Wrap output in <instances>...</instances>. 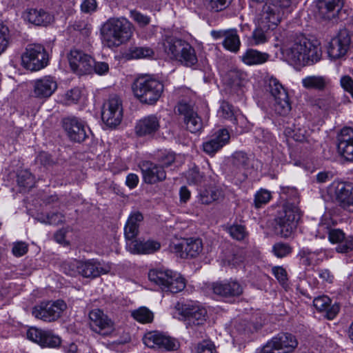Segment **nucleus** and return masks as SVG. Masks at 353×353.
Here are the masks:
<instances>
[{
	"label": "nucleus",
	"mask_w": 353,
	"mask_h": 353,
	"mask_svg": "<svg viewBox=\"0 0 353 353\" xmlns=\"http://www.w3.org/2000/svg\"><path fill=\"white\" fill-rule=\"evenodd\" d=\"M291 252L292 248L287 243H276L272 247V252L278 258L285 257Z\"/></svg>",
	"instance_id": "obj_50"
},
{
	"label": "nucleus",
	"mask_w": 353,
	"mask_h": 353,
	"mask_svg": "<svg viewBox=\"0 0 353 353\" xmlns=\"http://www.w3.org/2000/svg\"><path fill=\"white\" fill-rule=\"evenodd\" d=\"M28 250V244L23 241H19L13 244L12 252L15 256L19 257L26 254Z\"/></svg>",
	"instance_id": "obj_54"
},
{
	"label": "nucleus",
	"mask_w": 353,
	"mask_h": 353,
	"mask_svg": "<svg viewBox=\"0 0 353 353\" xmlns=\"http://www.w3.org/2000/svg\"><path fill=\"white\" fill-rule=\"evenodd\" d=\"M78 264H80V274L86 278H95L101 274H107L111 269L109 264L94 259L74 263L76 266Z\"/></svg>",
	"instance_id": "obj_25"
},
{
	"label": "nucleus",
	"mask_w": 353,
	"mask_h": 353,
	"mask_svg": "<svg viewBox=\"0 0 353 353\" xmlns=\"http://www.w3.org/2000/svg\"><path fill=\"white\" fill-rule=\"evenodd\" d=\"M302 262L306 265H316L323 259L324 254L321 252H311L303 250L300 252Z\"/></svg>",
	"instance_id": "obj_40"
},
{
	"label": "nucleus",
	"mask_w": 353,
	"mask_h": 353,
	"mask_svg": "<svg viewBox=\"0 0 353 353\" xmlns=\"http://www.w3.org/2000/svg\"><path fill=\"white\" fill-rule=\"evenodd\" d=\"M262 29L263 28L260 27L259 29L255 30L252 33V39L254 45H261L268 41L267 37Z\"/></svg>",
	"instance_id": "obj_59"
},
{
	"label": "nucleus",
	"mask_w": 353,
	"mask_h": 353,
	"mask_svg": "<svg viewBox=\"0 0 353 353\" xmlns=\"http://www.w3.org/2000/svg\"><path fill=\"white\" fill-rule=\"evenodd\" d=\"M17 183L25 190H30L34 185L35 179L28 170H23L17 174Z\"/></svg>",
	"instance_id": "obj_41"
},
{
	"label": "nucleus",
	"mask_w": 353,
	"mask_h": 353,
	"mask_svg": "<svg viewBox=\"0 0 353 353\" xmlns=\"http://www.w3.org/2000/svg\"><path fill=\"white\" fill-rule=\"evenodd\" d=\"M23 66L31 71H37L48 64V55L39 44H29L21 56Z\"/></svg>",
	"instance_id": "obj_6"
},
{
	"label": "nucleus",
	"mask_w": 353,
	"mask_h": 353,
	"mask_svg": "<svg viewBox=\"0 0 353 353\" xmlns=\"http://www.w3.org/2000/svg\"><path fill=\"white\" fill-rule=\"evenodd\" d=\"M183 39L172 35H164L158 43V49L162 50L170 59L174 60Z\"/></svg>",
	"instance_id": "obj_30"
},
{
	"label": "nucleus",
	"mask_w": 353,
	"mask_h": 353,
	"mask_svg": "<svg viewBox=\"0 0 353 353\" xmlns=\"http://www.w3.org/2000/svg\"><path fill=\"white\" fill-rule=\"evenodd\" d=\"M174 60L187 67H192L198 61L195 50L184 40L182 41L180 48H178Z\"/></svg>",
	"instance_id": "obj_28"
},
{
	"label": "nucleus",
	"mask_w": 353,
	"mask_h": 353,
	"mask_svg": "<svg viewBox=\"0 0 353 353\" xmlns=\"http://www.w3.org/2000/svg\"><path fill=\"white\" fill-rule=\"evenodd\" d=\"M10 39V35L8 28L0 23V54L7 49Z\"/></svg>",
	"instance_id": "obj_48"
},
{
	"label": "nucleus",
	"mask_w": 353,
	"mask_h": 353,
	"mask_svg": "<svg viewBox=\"0 0 353 353\" xmlns=\"http://www.w3.org/2000/svg\"><path fill=\"white\" fill-rule=\"evenodd\" d=\"M219 190L213 187H209L202 190L199 194V201L201 203L208 205L217 200Z\"/></svg>",
	"instance_id": "obj_44"
},
{
	"label": "nucleus",
	"mask_w": 353,
	"mask_h": 353,
	"mask_svg": "<svg viewBox=\"0 0 353 353\" xmlns=\"http://www.w3.org/2000/svg\"><path fill=\"white\" fill-rule=\"evenodd\" d=\"M335 224V222L331 219V217L325 214L322 216L321 222L319 223V230L329 232L330 230H332L331 228Z\"/></svg>",
	"instance_id": "obj_61"
},
{
	"label": "nucleus",
	"mask_w": 353,
	"mask_h": 353,
	"mask_svg": "<svg viewBox=\"0 0 353 353\" xmlns=\"http://www.w3.org/2000/svg\"><path fill=\"white\" fill-rule=\"evenodd\" d=\"M336 250L339 253H347L353 250V236H348L337 245Z\"/></svg>",
	"instance_id": "obj_51"
},
{
	"label": "nucleus",
	"mask_w": 353,
	"mask_h": 353,
	"mask_svg": "<svg viewBox=\"0 0 353 353\" xmlns=\"http://www.w3.org/2000/svg\"><path fill=\"white\" fill-rule=\"evenodd\" d=\"M313 305L317 310L325 312V317L330 320L333 319L339 311V305H331L330 299L325 295L316 297Z\"/></svg>",
	"instance_id": "obj_31"
},
{
	"label": "nucleus",
	"mask_w": 353,
	"mask_h": 353,
	"mask_svg": "<svg viewBox=\"0 0 353 353\" xmlns=\"http://www.w3.org/2000/svg\"><path fill=\"white\" fill-rule=\"evenodd\" d=\"M154 55L153 49L148 46H132L125 53V57L128 59L152 58Z\"/></svg>",
	"instance_id": "obj_37"
},
{
	"label": "nucleus",
	"mask_w": 353,
	"mask_h": 353,
	"mask_svg": "<svg viewBox=\"0 0 353 353\" xmlns=\"http://www.w3.org/2000/svg\"><path fill=\"white\" fill-rule=\"evenodd\" d=\"M132 317L142 323H150L153 320V313L145 307H141L132 312Z\"/></svg>",
	"instance_id": "obj_43"
},
{
	"label": "nucleus",
	"mask_w": 353,
	"mask_h": 353,
	"mask_svg": "<svg viewBox=\"0 0 353 353\" xmlns=\"http://www.w3.org/2000/svg\"><path fill=\"white\" fill-rule=\"evenodd\" d=\"M140 168L145 183L154 184L163 181L166 178V172L160 165L147 161L141 163Z\"/></svg>",
	"instance_id": "obj_22"
},
{
	"label": "nucleus",
	"mask_w": 353,
	"mask_h": 353,
	"mask_svg": "<svg viewBox=\"0 0 353 353\" xmlns=\"http://www.w3.org/2000/svg\"><path fill=\"white\" fill-rule=\"evenodd\" d=\"M133 34L132 24L124 17H112L101 28L103 43L108 48H115L128 41Z\"/></svg>",
	"instance_id": "obj_2"
},
{
	"label": "nucleus",
	"mask_w": 353,
	"mask_h": 353,
	"mask_svg": "<svg viewBox=\"0 0 353 353\" xmlns=\"http://www.w3.org/2000/svg\"><path fill=\"white\" fill-rule=\"evenodd\" d=\"M175 161V154L173 152L162 153L159 157V161L161 166L163 168L165 167L170 166Z\"/></svg>",
	"instance_id": "obj_56"
},
{
	"label": "nucleus",
	"mask_w": 353,
	"mask_h": 353,
	"mask_svg": "<svg viewBox=\"0 0 353 353\" xmlns=\"http://www.w3.org/2000/svg\"><path fill=\"white\" fill-rule=\"evenodd\" d=\"M246 74L236 68L228 71L225 74V84L231 88V92H237L246 83Z\"/></svg>",
	"instance_id": "obj_34"
},
{
	"label": "nucleus",
	"mask_w": 353,
	"mask_h": 353,
	"mask_svg": "<svg viewBox=\"0 0 353 353\" xmlns=\"http://www.w3.org/2000/svg\"><path fill=\"white\" fill-rule=\"evenodd\" d=\"M224 47L232 52H237L240 48L241 41L237 34L236 30H231L226 31L224 34Z\"/></svg>",
	"instance_id": "obj_38"
},
{
	"label": "nucleus",
	"mask_w": 353,
	"mask_h": 353,
	"mask_svg": "<svg viewBox=\"0 0 353 353\" xmlns=\"http://www.w3.org/2000/svg\"><path fill=\"white\" fill-rule=\"evenodd\" d=\"M57 83L54 77L45 76L33 81L32 94L38 99H47L57 90Z\"/></svg>",
	"instance_id": "obj_24"
},
{
	"label": "nucleus",
	"mask_w": 353,
	"mask_h": 353,
	"mask_svg": "<svg viewBox=\"0 0 353 353\" xmlns=\"http://www.w3.org/2000/svg\"><path fill=\"white\" fill-rule=\"evenodd\" d=\"M65 309L66 304L61 300L42 302L34 307L32 315L45 322H53L61 316Z\"/></svg>",
	"instance_id": "obj_12"
},
{
	"label": "nucleus",
	"mask_w": 353,
	"mask_h": 353,
	"mask_svg": "<svg viewBox=\"0 0 353 353\" xmlns=\"http://www.w3.org/2000/svg\"><path fill=\"white\" fill-rule=\"evenodd\" d=\"M270 192L261 189L259 190L254 196V205L256 208H259L267 204L271 199Z\"/></svg>",
	"instance_id": "obj_49"
},
{
	"label": "nucleus",
	"mask_w": 353,
	"mask_h": 353,
	"mask_svg": "<svg viewBox=\"0 0 353 353\" xmlns=\"http://www.w3.org/2000/svg\"><path fill=\"white\" fill-rule=\"evenodd\" d=\"M27 337L41 347H57L61 344V339L51 331L30 327L27 331Z\"/></svg>",
	"instance_id": "obj_19"
},
{
	"label": "nucleus",
	"mask_w": 353,
	"mask_h": 353,
	"mask_svg": "<svg viewBox=\"0 0 353 353\" xmlns=\"http://www.w3.org/2000/svg\"><path fill=\"white\" fill-rule=\"evenodd\" d=\"M283 16V9L275 1H270L263 5L257 22L261 28L273 29L281 22Z\"/></svg>",
	"instance_id": "obj_10"
},
{
	"label": "nucleus",
	"mask_w": 353,
	"mask_h": 353,
	"mask_svg": "<svg viewBox=\"0 0 353 353\" xmlns=\"http://www.w3.org/2000/svg\"><path fill=\"white\" fill-rule=\"evenodd\" d=\"M203 177V174L199 172L197 168L190 170L188 174V179L194 184L201 183Z\"/></svg>",
	"instance_id": "obj_60"
},
{
	"label": "nucleus",
	"mask_w": 353,
	"mask_h": 353,
	"mask_svg": "<svg viewBox=\"0 0 353 353\" xmlns=\"http://www.w3.org/2000/svg\"><path fill=\"white\" fill-rule=\"evenodd\" d=\"M270 54L255 49L246 50L240 57L241 61L247 65H261L268 61Z\"/></svg>",
	"instance_id": "obj_35"
},
{
	"label": "nucleus",
	"mask_w": 353,
	"mask_h": 353,
	"mask_svg": "<svg viewBox=\"0 0 353 353\" xmlns=\"http://www.w3.org/2000/svg\"><path fill=\"white\" fill-rule=\"evenodd\" d=\"M301 83L307 90L323 91L329 85L330 79L325 76L310 75L303 78Z\"/></svg>",
	"instance_id": "obj_36"
},
{
	"label": "nucleus",
	"mask_w": 353,
	"mask_h": 353,
	"mask_svg": "<svg viewBox=\"0 0 353 353\" xmlns=\"http://www.w3.org/2000/svg\"><path fill=\"white\" fill-rule=\"evenodd\" d=\"M334 196L336 202L343 209L353 212V184L350 183L335 182Z\"/></svg>",
	"instance_id": "obj_21"
},
{
	"label": "nucleus",
	"mask_w": 353,
	"mask_h": 353,
	"mask_svg": "<svg viewBox=\"0 0 353 353\" xmlns=\"http://www.w3.org/2000/svg\"><path fill=\"white\" fill-rule=\"evenodd\" d=\"M343 6V0H318L319 14L325 19L335 18Z\"/></svg>",
	"instance_id": "obj_29"
},
{
	"label": "nucleus",
	"mask_w": 353,
	"mask_h": 353,
	"mask_svg": "<svg viewBox=\"0 0 353 353\" xmlns=\"http://www.w3.org/2000/svg\"><path fill=\"white\" fill-rule=\"evenodd\" d=\"M170 250L181 258H195L203 250L202 241L199 239H187L180 243L170 245Z\"/></svg>",
	"instance_id": "obj_17"
},
{
	"label": "nucleus",
	"mask_w": 353,
	"mask_h": 353,
	"mask_svg": "<svg viewBox=\"0 0 353 353\" xmlns=\"http://www.w3.org/2000/svg\"><path fill=\"white\" fill-rule=\"evenodd\" d=\"M243 288L241 285L234 281H228L222 285V298H232L241 295Z\"/></svg>",
	"instance_id": "obj_39"
},
{
	"label": "nucleus",
	"mask_w": 353,
	"mask_h": 353,
	"mask_svg": "<svg viewBox=\"0 0 353 353\" xmlns=\"http://www.w3.org/2000/svg\"><path fill=\"white\" fill-rule=\"evenodd\" d=\"M339 153L346 160L353 161V128H344L337 137Z\"/></svg>",
	"instance_id": "obj_23"
},
{
	"label": "nucleus",
	"mask_w": 353,
	"mask_h": 353,
	"mask_svg": "<svg viewBox=\"0 0 353 353\" xmlns=\"http://www.w3.org/2000/svg\"><path fill=\"white\" fill-rule=\"evenodd\" d=\"M296 338L291 334H281L272 338L259 353H292L298 346Z\"/></svg>",
	"instance_id": "obj_7"
},
{
	"label": "nucleus",
	"mask_w": 353,
	"mask_h": 353,
	"mask_svg": "<svg viewBox=\"0 0 353 353\" xmlns=\"http://www.w3.org/2000/svg\"><path fill=\"white\" fill-rule=\"evenodd\" d=\"M68 58L72 70L77 74L83 75L92 71L94 59L83 51L72 50Z\"/></svg>",
	"instance_id": "obj_15"
},
{
	"label": "nucleus",
	"mask_w": 353,
	"mask_h": 353,
	"mask_svg": "<svg viewBox=\"0 0 353 353\" xmlns=\"http://www.w3.org/2000/svg\"><path fill=\"white\" fill-rule=\"evenodd\" d=\"M221 130H218L217 135L215 139H211L203 145L205 152L209 154H213L216 152L221 147Z\"/></svg>",
	"instance_id": "obj_47"
},
{
	"label": "nucleus",
	"mask_w": 353,
	"mask_h": 353,
	"mask_svg": "<svg viewBox=\"0 0 353 353\" xmlns=\"http://www.w3.org/2000/svg\"><path fill=\"white\" fill-rule=\"evenodd\" d=\"M81 263V261L74 260L71 262L65 263L63 268L65 273L71 276H74L77 273L80 274V264H78V265L76 266L74 263Z\"/></svg>",
	"instance_id": "obj_58"
},
{
	"label": "nucleus",
	"mask_w": 353,
	"mask_h": 353,
	"mask_svg": "<svg viewBox=\"0 0 353 353\" xmlns=\"http://www.w3.org/2000/svg\"><path fill=\"white\" fill-rule=\"evenodd\" d=\"M351 44V35L346 29L341 30L327 46V54L331 61L341 60L347 54Z\"/></svg>",
	"instance_id": "obj_9"
},
{
	"label": "nucleus",
	"mask_w": 353,
	"mask_h": 353,
	"mask_svg": "<svg viewBox=\"0 0 353 353\" xmlns=\"http://www.w3.org/2000/svg\"><path fill=\"white\" fill-rule=\"evenodd\" d=\"M126 247L132 254H149L159 250L161 245L155 241L148 240L144 241L133 238L130 240H126Z\"/></svg>",
	"instance_id": "obj_27"
},
{
	"label": "nucleus",
	"mask_w": 353,
	"mask_h": 353,
	"mask_svg": "<svg viewBox=\"0 0 353 353\" xmlns=\"http://www.w3.org/2000/svg\"><path fill=\"white\" fill-rule=\"evenodd\" d=\"M272 273L276 279L282 284H284L287 281V272L285 270L280 266H276L272 268Z\"/></svg>",
	"instance_id": "obj_63"
},
{
	"label": "nucleus",
	"mask_w": 353,
	"mask_h": 353,
	"mask_svg": "<svg viewBox=\"0 0 353 353\" xmlns=\"http://www.w3.org/2000/svg\"><path fill=\"white\" fill-rule=\"evenodd\" d=\"M148 279L165 292L178 293L185 287L184 278L170 270H151L148 272Z\"/></svg>",
	"instance_id": "obj_5"
},
{
	"label": "nucleus",
	"mask_w": 353,
	"mask_h": 353,
	"mask_svg": "<svg viewBox=\"0 0 353 353\" xmlns=\"http://www.w3.org/2000/svg\"><path fill=\"white\" fill-rule=\"evenodd\" d=\"M144 344L150 348H163L168 351H175L179 347V341L159 332L147 333L143 339Z\"/></svg>",
	"instance_id": "obj_16"
},
{
	"label": "nucleus",
	"mask_w": 353,
	"mask_h": 353,
	"mask_svg": "<svg viewBox=\"0 0 353 353\" xmlns=\"http://www.w3.org/2000/svg\"><path fill=\"white\" fill-rule=\"evenodd\" d=\"M130 17L134 20L140 26H145L149 24L150 19V18L141 14L137 10L130 11Z\"/></svg>",
	"instance_id": "obj_55"
},
{
	"label": "nucleus",
	"mask_w": 353,
	"mask_h": 353,
	"mask_svg": "<svg viewBox=\"0 0 353 353\" xmlns=\"http://www.w3.org/2000/svg\"><path fill=\"white\" fill-rule=\"evenodd\" d=\"M268 90L274 99L275 111L280 114H285L290 110L288 95L281 83L272 76L265 77Z\"/></svg>",
	"instance_id": "obj_8"
},
{
	"label": "nucleus",
	"mask_w": 353,
	"mask_h": 353,
	"mask_svg": "<svg viewBox=\"0 0 353 353\" xmlns=\"http://www.w3.org/2000/svg\"><path fill=\"white\" fill-rule=\"evenodd\" d=\"M283 54L291 64L305 65L320 60L321 50L318 41L300 36L283 48Z\"/></svg>",
	"instance_id": "obj_1"
},
{
	"label": "nucleus",
	"mask_w": 353,
	"mask_h": 353,
	"mask_svg": "<svg viewBox=\"0 0 353 353\" xmlns=\"http://www.w3.org/2000/svg\"><path fill=\"white\" fill-rule=\"evenodd\" d=\"M232 238L237 241H243L248 236L245 228L242 225H232L228 228Z\"/></svg>",
	"instance_id": "obj_46"
},
{
	"label": "nucleus",
	"mask_w": 353,
	"mask_h": 353,
	"mask_svg": "<svg viewBox=\"0 0 353 353\" xmlns=\"http://www.w3.org/2000/svg\"><path fill=\"white\" fill-rule=\"evenodd\" d=\"M229 162L236 170H243L248 166L249 159L245 153L236 152L232 154Z\"/></svg>",
	"instance_id": "obj_42"
},
{
	"label": "nucleus",
	"mask_w": 353,
	"mask_h": 353,
	"mask_svg": "<svg viewBox=\"0 0 353 353\" xmlns=\"http://www.w3.org/2000/svg\"><path fill=\"white\" fill-rule=\"evenodd\" d=\"M63 126L70 140L82 142L88 137L89 129L77 117H68L63 120Z\"/></svg>",
	"instance_id": "obj_18"
},
{
	"label": "nucleus",
	"mask_w": 353,
	"mask_h": 353,
	"mask_svg": "<svg viewBox=\"0 0 353 353\" xmlns=\"http://www.w3.org/2000/svg\"><path fill=\"white\" fill-rule=\"evenodd\" d=\"M176 110L180 115L183 116L184 123L190 132L195 133L201 130L203 127L201 119L191 105L185 102H180Z\"/></svg>",
	"instance_id": "obj_20"
},
{
	"label": "nucleus",
	"mask_w": 353,
	"mask_h": 353,
	"mask_svg": "<svg viewBox=\"0 0 353 353\" xmlns=\"http://www.w3.org/2000/svg\"><path fill=\"white\" fill-rule=\"evenodd\" d=\"M81 97V92L77 88H74L65 94V99L68 104L76 103Z\"/></svg>",
	"instance_id": "obj_62"
},
{
	"label": "nucleus",
	"mask_w": 353,
	"mask_h": 353,
	"mask_svg": "<svg viewBox=\"0 0 353 353\" xmlns=\"http://www.w3.org/2000/svg\"><path fill=\"white\" fill-rule=\"evenodd\" d=\"M132 90L134 96L141 103L153 105L161 97L163 91V85L155 79L142 77L134 81Z\"/></svg>",
	"instance_id": "obj_4"
},
{
	"label": "nucleus",
	"mask_w": 353,
	"mask_h": 353,
	"mask_svg": "<svg viewBox=\"0 0 353 353\" xmlns=\"http://www.w3.org/2000/svg\"><path fill=\"white\" fill-rule=\"evenodd\" d=\"M302 216V212L295 202L286 201L276 218V229L283 238H289L294 232Z\"/></svg>",
	"instance_id": "obj_3"
},
{
	"label": "nucleus",
	"mask_w": 353,
	"mask_h": 353,
	"mask_svg": "<svg viewBox=\"0 0 353 353\" xmlns=\"http://www.w3.org/2000/svg\"><path fill=\"white\" fill-rule=\"evenodd\" d=\"M101 118L103 121L110 127L120 124L123 118L122 102L117 95L110 96L103 103Z\"/></svg>",
	"instance_id": "obj_13"
},
{
	"label": "nucleus",
	"mask_w": 353,
	"mask_h": 353,
	"mask_svg": "<svg viewBox=\"0 0 353 353\" xmlns=\"http://www.w3.org/2000/svg\"><path fill=\"white\" fill-rule=\"evenodd\" d=\"M92 70L99 75H103L109 71V65L106 62H95L94 61Z\"/></svg>",
	"instance_id": "obj_64"
},
{
	"label": "nucleus",
	"mask_w": 353,
	"mask_h": 353,
	"mask_svg": "<svg viewBox=\"0 0 353 353\" xmlns=\"http://www.w3.org/2000/svg\"><path fill=\"white\" fill-rule=\"evenodd\" d=\"M143 220V214L135 211L130 214L124 228V234L126 240L137 238L139 234V228Z\"/></svg>",
	"instance_id": "obj_33"
},
{
	"label": "nucleus",
	"mask_w": 353,
	"mask_h": 353,
	"mask_svg": "<svg viewBox=\"0 0 353 353\" xmlns=\"http://www.w3.org/2000/svg\"><path fill=\"white\" fill-rule=\"evenodd\" d=\"M160 128L159 118L150 114L139 119L135 125V133L139 137H152Z\"/></svg>",
	"instance_id": "obj_26"
},
{
	"label": "nucleus",
	"mask_w": 353,
	"mask_h": 353,
	"mask_svg": "<svg viewBox=\"0 0 353 353\" xmlns=\"http://www.w3.org/2000/svg\"><path fill=\"white\" fill-rule=\"evenodd\" d=\"M196 353H215V346L210 341H203L197 344Z\"/></svg>",
	"instance_id": "obj_52"
},
{
	"label": "nucleus",
	"mask_w": 353,
	"mask_h": 353,
	"mask_svg": "<svg viewBox=\"0 0 353 353\" xmlns=\"http://www.w3.org/2000/svg\"><path fill=\"white\" fill-rule=\"evenodd\" d=\"M90 329L102 336H108L114 331L113 321L99 309H94L89 313Z\"/></svg>",
	"instance_id": "obj_14"
},
{
	"label": "nucleus",
	"mask_w": 353,
	"mask_h": 353,
	"mask_svg": "<svg viewBox=\"0 0 353 353\" xmlns=\"http://www.w3.org/2000/svg\"><path fill=\"white\" fill-rule=\"evenodd\" d=\"M24 17L30 23L36 26H46L54 20V17L50 13L42 9H30L25 13Z\"/></svg>",
	"instance_id": "obj_32"
},
{
	"label": "nucleus",
	"mask_w": 353,
	"mask_h": 353,
	"mask_svg": "<svg viewBox=\"0 0 353 353\" xmlns=\"http://www.w3.org/2000/svg\"><path fill=\"white\" fill-rule=\"evenodd\" d=\"M97 2L96 0H84L81 4V10L83 13L90 14L97 10Z\"/></svg>",
	"instance_id": "obj_57"
},
{
	"label": "nucleus",
	"mask_w": 353,
	"mask_h": 353,
	"mask_svg": "<svg viewBox=\"0 0 353 353\" xmlns=\"http://www.w3.org/2000/svg\"><path fill=\"white\" fill-rule=\"evenodd\" d=\"M175 308L188 325H203L206 321V310L194 303H177Z\"/></svg>",
	"instance_id": "obj_11"
},
{
	"label": "nucleus",
	"mask_w": 353,
	"mask_h": 353,
	"mask_svg": "<svg viewBox=\"0 0 353 353\" xmlns=\"http://www.w3.org/2000/svg\"><path fill=\"white\" fill-rule=\"evenodd\" d=\"M243 250L239 248H234L232 252L225 256L223 264L228 266H236L243 262Z\"/></svg>",
	"instance_id": "obj_45"
},
{
	"label": "nucleus",
	"mask_w": 353,
	"mask_h": 353,
	"mask_svg": "<svg viewBox=\"0 0 353 353\" xmlns=\"http://www.w3.org/2000/svg\"><path fill=\"white\" fill-rule=\"evenodd\" d=\"M345 237L344 232L340 229H332L328 232V239L332 243L339 245Z\"/></svg>",
	"instance_id": "obj_53"
}]
</instances>
